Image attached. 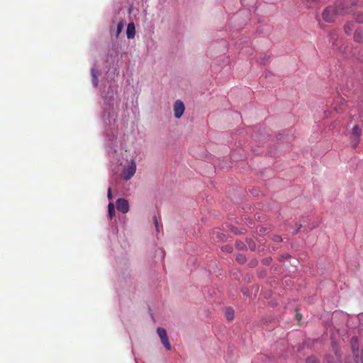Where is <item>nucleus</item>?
<instances>
[{"instance_id": "1", "label": "nucleus", "mask_w": 363, "mask_h": 363, "mask_svg": "<svg viewBox=\"0 0 363 363\" xmlns=\"http://www.w3.org/2000/svg\"><path fill=\"white\" fill-rule=\"evenodd\" d=\"M136 172V162L134 158H131L130 160L127 161L123 167V170L121 172V177L128 181L130 179Z\"/></svg>"}, {"instance_id": "2", "label": "nucleus", "mask_w": 363, "mask_h": 363, "mask_svg": "<svg viewBox=\"0 0 363 363\" xmlns=\"http://www.w3.org/2000/svg\"><path fill=\"white\" fill-rule=\"evenodd\" d=\"M337 13L338 11L335 7L328 6L323 11L322 16L325 21L331 23L334 21Z\"/></svg>"}, {"instance_id": "3", "label": "nucleus", "mask_w": 363, "mask_h": 363, "mask_svg": "<svg viewBox=\"0 0 363 363\" xmlns=\"http://www.w3.org/2000/svg\"><path fill=\"white\" fill-rule=\"evenodd\" d=\"M352 350L354 353L357 362H361L363 363V350L359 351V344L356 338L352 340Z\"/></svg>"}, {"instance_id": "4", "label": "nucleus", "mask_w": 363, "mask_h": 363, "mask_svg": "<svg viewBox=\"0 0 363 363\" xmlns=\"http://www.w3.org/2000/svg\"><path fill=\"white\" fill-rule=\"evenodd\" d=\"M157 333L165 349L167 350H170L172 349V346L169 341L166 330L163 328H157Z\"/></svg>"}, {"instance_id": "5", "label": "nucleus", "mask_w": 363, "mask_h": 363, "mask_svg": "<svg viewBox=\"0 0 363 363\" xmlns=\"http://www.w3.org/2000/svg\"><path fill=\"white\" fill-rule=\"evenodd\" d=\"M185 111V106L181 100H177L173 105L174 116L176 118H180Z\"/></svg>"}, {"instance_id": "6", "label": "nucleus", "mask_w": 363, "mask_h": 363, "mask_svg": "<svg viewBox=\"0 0 363 363\" xmlns=\"http://www.w3.org/2000/svg\"><path fill=\"white\" fill-rule=\"evenodd\" d=\"M116 208L123 213H128L129 211L128 201L125 199H118L116 201Z\"/></svg>"}, {"instance_id": "7", "label": "nucleus", "mask_w": 363, "mask_h": 363, "mask_svg": "<svg viewBox=\"0 0 363 363\" xmlns=\"http://www.w3.org/2000/svg\"><path fill=\"white\" fill-rule=\"evenodd\" d=\"M361 129L358 125H354L352 131V137L354 145H356L359 143V138L361 136Z\"/></svg>"}, {"instance_id": "8", "label": "nucleus", "mask_w": 363, "mask_h": 363, "mask_svg": "<svg viewBox=\"0 0 363 363\" xmlns=\"http://www.w3.org/2000/svg\"><path fill=\"white\" fill-rule=\"evenodd\" d=\"M127 38L128 39H133L135 35V26L133 23H129L126 29Z\"/></svg>"}, {"instance_id": "9", "label": "nucleus", "mask_w": 363, "mask_h": 363, "mask_svg": "<svg viewBox=\"0 0 363 363\" xmlns=\"http://www.w3.org/2000/svg\"><path fill=\"white\" fill-rule=\"evenodd\" d=\"M98 72L95 68L91 69V76H92V82L94 86H97L98 85V78H97Z\"/></svg>"}, {"instance_id": "10", "label": "nucleus", "mask_w": 363, "mask_h": 363, "mask_svg": "<svg viewBox=\"0 0 363 363\" xmlns=\"http://www.w3.org/2000/svg\"><path fill=\"white\" fill-rule=\"evenodd\" d=\"M225 317L228 320H232L234 318V311L229 308L225 311Z\"/></svg>"}, {"instance_id": "11", "label": "nucleus", "mask_w": 363, "mask_h": 363, "mask_svg": "<svg viewBox=\"0 0 363 363\" xmlns=\"http://www.w3.org/2000/svg\"><path fill=\"white\" fill-rule=\"evenodd\" d=\"M354 38L357 42H360L363 39V33L362 30H356L354 35Z\"/></svg>"}, {"instance_id": "12", "label": "nucleus", "mask_w": 363, "mask_h": 363, "mask_svg": "<svg viewBox=\"0 0 363 363\" xmlns=\"http://www.w3.org/2000/svg\"><path fill=\"white\" fill-rule=\"evenodd\" d=\"M108 215L111 218L115 216V208L113 203H109L108 206Z\"/></svg>"}, {"instance_id": "13", "label": "nucleus", "mask_w": 363, "mask_h": 363, "mask_svg": "<svg viewBox=\"0 0 363 363\" xmlns=\"http://www.w3.org/2000/svg\"><path fill=\"white\" fill-rule=\"evenodd\" d=\"M354 28V23H348L345 24L344 29L347 33H350Z\"/></svg>"}, {"instance_id": "14", "label": "nucleus", "mask_w": 363, "mask_h": 363, "mask_svg": "<svg viewBox=\"0 0 363 363\" xmlns=\"http://www.w3.org/2000/svg\"><path fill=\"white\" fill-rule=\"evenodd\" d=\"M123 26H124V22H123V21H121L117 26L116 37H118L120 35V33H121V31L123 28Z\"/></svg>"}, {"instance_id": "15", "label": "nucleus", "mask_w": 363, "mask_h": 363, "mask_svg": "<svg viewBox=\"0 0 363 363\" xmlns=\"http://www.w3.org/2000/svg\"><path fill=\"white\" fill-rule=\"evenodd\" d=\"M306 363H319L315 357H310L307 359Z\"/></svg>"}, {"instance_id": "16", "label": "nucleus", "mask_w": 363, "mask_h": 363, "mask_svg": "<svg viewBox=\"0 0 363 363\" xmlns=\"http://www.w3.org/2000/svg\"><path fill=\"white\" fill-rule=\"evenodd\" d=\"M108 198L109 200H111L113 198L112 193H111V189L110 187L108 189Z\"/></svg>"}, {"instance_id": "17", "label": "nucleus", "mask_w": 363, "mask_h": 363, "mask_svg": "<svg viewBox=\"0 0 363 363\" xmlns=\"http://www.w3.org/2000/svg\"><path fill=\"white\" fill-rule=\"evenodd\" d=\"M274 240H275L276 241H278V242H279V241H281V237H280V236L277 235V236H275Z\"/></svg>"}, {"instance_id": "18", "label": "nucleus", "mask_w": 363, "mask_h": 363, "mask_svg": "<svg viewBox=\"0 0 363 363\" xmlns=\"http://www.w3.org/2000/svg\"><path fill=\"white\" fill-rule=\"evenodd\" d=\"M336 355H337V361H336V363H340V357H339L337 354H336Z\"/></svg>"}, {"instance_id": "19", "label": "nucleus", "mask_w": 363, "mask_h": 363, "mask_svg": "<svg viewBox=\"0 0 363 363\" xmlns=\"http://www.w3.org/2000/svg\"><path fill=\"white\" fill-rule=\"evenodd\" d=\"M357 21L360 23H362L363 22V18H357Z\"/></svg>"}, {"instance_id": "20", "label": "nucleus", "mask_w": 363, "mask_h": 363, "mask_svg": "<svg viewBox=\"0 0 363 363\" xmlns=\"http://www.w3.org/2000/svg\"><path fill=\"white\" fill-rule=\"evenodd\" d=\"M155 225H156V228H157V229H158V224H157V219H155Z\"/></svg>"}]
</instances>
